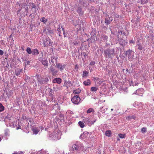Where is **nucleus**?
I'll list each match as a JSON object with an SVG mask.
<instances>
[{
	"instance_id": "f704fd0d",
	"label": "nucleus",
	"mask_w": 154,
	"mask_h": 154,
	"mask_svg": "<svg viewBox=\"0 0 154 154\" xmlns=\"http://www.w3.org/2000/svg\"><path fill=\"white\" fill-rule=\"evenodd\" d=\"M5 109V108L3 106L2 104L0 103V112H2Z\"/></svg>"
},
{
	"instance_id": "f3484780",
	"label": "nucleus",
	"mask_w": 154,
	"mask_h": 154,
	"mask_svg": "<svg viewBox=\"0 0 154 154\" xmlns=\"http://www.w3.org/2000/svg\"><path fill=\"white\" fill-rule=\"evenodd\" d=\"M91 84V81L89 79H87V80L84 81L83 83V84L85 86L89 85Z\"/></svg>"
},
{
	"instance_id": "dca6fc26",
	"label": "nucleus",
	"mask_w": 154,
	"mask_h": 154,
	"mask_svg": "<svg viewBox=\"0 0 154 154\" xmlns=\"http://www.w3.org/2000/svg\"><path fill=\"white\" fill-rule=\"evenodd\" d=\"M49 69L53 75H55L57 74L58 71L57 70L55 69L53 67H51Z\"/></svg>"
},
{
	"instance_id": "a19ab883",
	"label": "nucleus",
	"mask_w": 154,
	"mask_h": 154,
	"mask_svg": "<svg viewBox=\"0 0 154 154\" xmlns=\"http://www.w3.org/2000/svg\"><path fill=\"white\" fill-rule=\"evenodd\" d=\"M23 154V152L20 151V152H15L13 154Z\"/></svg>"
},
{
	"instance_id": "0eeeda50",
	"label": "nucleus",
	"mask_w": 154,
	"mask_h": 154,
	"mask_svg": "<svg viewBox=\"0 0 154 154\" xmlns=\"http://www.w3.org/2000/svg\"><path fill=\"white\" fill-rule=\"evenodd\" d=\"M144 93V90L142 88H140L134 92V94H137L139 96H142Z\"/></svg>"
},
{
	"instance_id": "680f3d73",
	"label": "nucleus",
	"mask_w": 154,
	"mask_h": 154,
	"mask_svg": "<svg viewBox=\"0 0 154 154\" xmlns=\"http://www.w3.org/2000/svg\"><path fill=\"white\" fill-rule=\"evenodd\" d=\"M60 137H57V139H58V140L60 139Z\"/></svg>"
},
{
	"instance_id": "58836bf2",
	"label": "nucleus",
	"mask_w": 154,
	"mask_h": 154,
	"mask_svg": "<svg viewBox=\"0 0 154 154\" xmlns=\"http://www.w3.org/2000/svg\"><path fill=\"white\" fill-rule=\"evenodd\" d=\"M148 1V0H141V3L143 5L146 4Z\"/></svg>"
},
{
	"instance_id": "b1692460",
	"label": "nucleus",
	"mask_w": 154,
	"mask_h": 154,
	"mask_svg": "<svg viewBox=\"0 0 154 154\" xmlns=\"http://www.w3.org/2000/svg\"><path fill=\"white\" fill-rule=\"evenodd\" d=\"M80 92H81V90L79 88L75 90H74L73 91V93L74 94H79L80 93Z\"/></svg>"
},
{
	"instance_id": "de8ad7c7",
	"label": "nucleus",
	"mask_w": 154,
	"mask_h": 154,
	"mask_svg": "<svg viewBox=\"0 0 154 154\" xmlns=\"http://www.w3.org/2000/svg\"><path fill=\"white\" fill-rule=\"evenodd\" d=\"M3 54V51L1 50H0V55H2Z\"/></svg>"
},
{
	"instance_id": "c756f323",
	"label": "nucleus",
	"mask_w": 154,
	"mask_h": 154,
	"mask_svg": "<svg viewBox=\"0 0 154 154\" xmlns=\"http://www.w3.org/2000/svg\"><path fill=\"white\" fill-rule=\"evenodd\" d=\"M78 124L79 126L82 128H83L85 126L84 123L81 121H79L78 123Z\"/></svg>"
},
{
	"instance_id": "a878e982",
	"label": "nucleus",
	"mask_w": 154,
	"mask_h": 154,
	"mask_svg": "<svg viewBox=\"0 0 154 154\" xmlns=\"http://www.w3.org/2000/svg\"><path fill=\"white\" fill-rule=\"evenodd\" d=\"M105 135L108 137H110L111 135V132L110 131L108 130L106 131Z\"/></svg>"
},
{
	"instance_id": "052dcab7",
	"label": "nucleus",
	"mask_w": 154,
	"mask_h": 154,
	"mask_svg": "<svg viewBox=\"0 0 154 154\" xmlns=\"http://www.w3.org/2000/svg\"><path fill=\"white\" fill-rule=\"evenodd\" d=\"M52 91V89H50V93H51Z\"/></svg>"
},
{
	"instance_id": "9d476101",
	"label": "nucleus",
	"mask_w": 154,
	"mask_h": 154,
	"mask_svg": "<svg viewBox=\"0 0 154 154\" xmlns=\"http://www.w3.org/2000/svg\"><path fill=\"white\" fill-rule=\"evenodd\" d=\"M66 65L65 64L63 65L61 63H57L56 66V67L59 69L60 71L63 70L64 67Z\"/></svg>"
},
{
	"instance_id": "2eb2a0df",
	"label": "nucleus",
	"mask_w": 154,
	"mask_h": 154,
	"mask_svg": "<svg viewBox=\"0 0 154 154\" xmlns=\"http://www.w3.org/2000/svg\"><path fill=\"white\" fill-rule=\"evenodd\" d=\"M39 54L38 50L37 48L32 49V54L33 55H37Z\"/></svg>"
},
{
	"instance_id": "3c124183",
	"label": "nucleus",
	"mask_w": 154,
	"mask_h": 154,
	"mask_svg": "<svg viewBox=\"0 0 154 154\" xmlns=\"http://www.w3.org/2000/svg\"><path fill=\"white\" fill-rule=\"evenodd\" d=\"M90 122H91V125L92 124H94V123L96 122V121L95 120V121H90Z\"/></svg>"
},
{
	"instance_id": "4d7b16f0",
	"label": "nucleus",
	"mask_w": 154,
	"mask_h": 154,
	"mask_svg": "<svg viewBox=\"0 0 154 154\" xmlns=\"http://www.w3.org/2000/svg\"><path fill=\"white\" fill-rule=\"evenodd\" d=\"M21 10H18V11H17V14H20V11H21Z\"/></svg>"
},
{
	"instance_id": "cd10ccee",
	"label": "nucleus",
	"mask_w": 154,
	"mask_h": 154,
	"mask_svg": "<svg viewBox=\"0 0 154 154\" xmlns=\"http://www.w3.org/2000/svg\"><path fill=\"white\" fill-rule=\"evenodd\" d=\"M63 27V26H62L61 27L62 29V30H63V35H64V37H67V32H66L64 30V28Z\"/></svg>"
},
{
	"instance_id": "72a5a7b5",
	"label": "nucleus",
	"mask_w": 154,
	"mask_h": 154,
	"mask_svg": "<svg viewBox=\"0 0 154 154\" xmlns=\"http://www.w3.org/2000/svg\"><path fill=\"white\" fill-rule=\"evenodd\" d=\"M76 144L78 145V147L79 149L83 147V144L80 142H77Z\"/></svg>"
},
{
	"instance_id": "a18cd8bd",
	"label": "nucleus",
	"mask_w": 154,
	"mask_h": 154,
	"mask_svg": "<svg viewBox=\"0 0 154 154\" xmlns=\"http://www.w3.org/2000/svg\"><path fill=\"white\" fill-rule=\"evenodd\" d=\"M79 68V67L77 64H76L75 66V69L76 71H77L78 70Z\"/></svg>"
},
{
	"instance_id": "7c9ffc66",
	"label": "nucleus",
	"mask_w": 154,
	"mask_h": 154,
	"mask_svg": "<svg viewBox=\"0 0 154 154\" xmlns=\"http://www.w3.org/2000/svg\"><path fill=\"white\" fill-rule=\"evenodd\" d=\"M118 135L120 138L122 139L124 138L125 137V134H118Z\"/></svg>"
},
{
	"instance_id": "20e7f679",
	"label": "nucleus",
	"mask_w": 154,
	"mask_h": 154,
	"mask_svg": "<svg viewBox=\"0 0 154 154\" xmlns=\"http://www.w3.org/2000/svg\"><path fill=\"white\" fill-rule=\"evenodd\" d=\"M125 56L128 57V60L131 61L134 56V52L129 49L125 51Z\"/></svg>"
},
{
	"instance_id": "864d4df0",
	"label": "nucleus",
	"mask_w": 154,
	"mask_h": 154,
	"mask_svg": "<svg viewBox=\"0 0 154 154\" xmlns=\"http://www.w3.org/2000/svg\"><path fill=\"white\" fill-rule=\"evenodd\" d=\"M59 116L61 117H64V115L62 114H60L59 115Z\"/></svg>"
},
{
	"instance_id": "774afa93",
	"label": "nucleus",
	"mask_w": 154,
	"mask_h": 154,
	"mask_svg": "<svg viewBox=\"0 0 154 154\" xmlns=\"http://www.w3.org/2000/svg\"><path fill=\"white\" fill-rule=\"evenodd\" d=\"M123 34H124L125 35V33H123Z\"/></svg>"
},
{
	"instance_id": "0e129e2a",
	"label": "nucleus",
	"mask_w": 154,
	"mask_h": 154,
	"mask_svg": "<svg viewBox=\"0 0 154 154\" xmlns=\"http://www.w3.org/2000/svg\"><path fill=\"white\" fill-rule=\"evenodd\" d=\"M76 45V43H74V45Z\"/></svg>"
},
{
	"instance_id": "aec40b11",
	"label": "nucleus",
	"mask_w": 154,
	"mask_h": 154,
	"mask_svg": "<svg viewBox=\"0 0 154 154\" xmlns=\"http://www.w3.org/2000/svg\"><path fill=\"white\" fill-rule=\"evenodd\" d=\"M42 64L45 66H48V61L46 59H44L41 62Z\"/></svg>"
},
{
	"instance_id": "c85d7f7f",
	"label": "nucleus",
	"mask_w": 154,
	"mask_h": 154,
	"mask_svg": "<svg viewBox=\"0 0 154 154\" xmlns=\"http://www.w3.org/2000/svg\"><path fill=\"white\" fill-rule=\"evenodd\" d=\"M107 38V36L105 35H103L102 37V39L104 41V42H105L106 41Z\"/></svg>"
},
{
	"instance_id": "37998d69",
	"label": "nucleus",
	"mask_w": 154,
	"mask_h": 154,
	"mask_svg": "<svg viewBox=\"0 0 154 154\" xmlns=\"http://www.w3.org/2000/svg\"><path fill=\"white\" fill-rule=\"evenodd\" d=\"M31 6L32 7V8L36 9V6L35 4L32 3Z\"/></svg>"
},
{
	"instance_id": "bb28decb",
	"label": "nucleus",
	"mask_w": 154,
	"mask_h": 154,
	"mask_svg": "<svg viewBox=\"0 0 154 154\" xmlns=\"http://www.w3.org/2000/svg\"><path fill=\"white\" fill-rule=\"evenodd\" d=\"M88 72L86 71H84L83 72L82 77H85L87 76Z\"/></svg>"
},
{
	"instance_id": "13d9d810",
	"label": "nucleus",
	"mask_w": 154,
	"mask_h": 154,
	"mask_svg": "<svg viewBox=\"0 0 154 154\" xmlns=\"http://www.w3.org/2000/svg\"><path fill=\"white\" fill-rule=\"evenodd\" d=\"M20 126H19L17 128V129L18 130V129L20 128Z\"/></svg>"
},
{
	"instance_id": "412c9836",
	"label": "nucleus",
	"mask_w": 154,
	"mask_h": 154,
	"mask_svg": "<svg viewBox=\"0 0 154 154\" xmlns=\"http://www.w3.org/2000/svg\"><path fill=\"white\" fill-rule=\"evenodd\" d=\"M129 84L130 86H134L137 85V83L135 82H134L133 81L131 80V81H130Z\"/></svg>"
},
{
	"instance_id": "c9c22d12",
	"label": "nucleus",
	"mask_w": 154,
	"mask_h": 154,
	"mask_svg": "<svg viewBox=\"0 0 154 154\" xmlns=\"http://www.w3.org/2000/svg\"><path fill=\"white\" fill-rule=\"evenodd\" d=\"M9 131L8 129H6L5 130V135L7 136H9Z\"/></svg>"
},
{
	"instance_id": "473e14b6",
	"label": "nucleus",
	"mask_w": 154,
	"mask_h": 154,
	"mask_svg": "<svg viewBox=\"0 0 154 154\" xmlns=\"http://www.w3.org/2000/svg\"><path fill=\"white\" fill-rule=\"evenodd\" d=\"M32 131L33 133L35 134H37L39 132L38 130L36 128L33 129Z\"/></svg>"
},
{
	"instance_id": "a211bd4d",
	"label": "nucleus",
	"mask_w": 154,
	"mask_h": 154,
	"mask_svg": "<svg viewBox=\"0 0 154 154\" xmlns=\"http://www.w3.org/2000/svg\"><path fill=\"white\" fill-rule=\"evenodd\" d=\"M83 121L86 124H87L88 125H91V122L89 119L88 118H85L83 119Z\"/></svg>"
},
{
	"instance_id": "6e6d98bb",
	"label": "nucleus",
	"mask_w": 154,
	"mask_h": 154,
	"mask_svg": "<svg viewBox=\"0 0 154 154\" xmlns=\"http://www.w3.org/2000/svg\"><path fill=\"white\" fill-rule=\"evenodd\" d=\"M9 66V65L8 63H7L6 65L5 66V68H7Z\"/></svg>"
},
{
	"instance_id": "79ce46f5",
	"label": "nucleus",
	"mask_w": 154,
	"mask_h": 154,
	"mask_svg": "<svg viewBox=\"0 0 154 154\" xmlns=\"http://www.w3.org/2000/svg\"><path fill=\"white\" fill-rule=\"evenodd\" d=\"M47 30L48 31V34H51L53 33V32L51 29H47Z\"/></svg>"
},
{
	"instance_id": "c03bdc74",
	"label": "nucleus",
	"mask_w": 154,
	"mask_h": 154,
	"mask_svg": "<svg viewBox=\"0 0 154 154\" xmlns=\"http://www.w3.org/2000/svg\"><path fill=\"white\" fill-rule=\"evenodd\" d=\"M95 63V62L94 61H92L90 62V64L91 66L94 65Z\"/></svg>"
},
{
	"instance_id": "6e6552de",
	"label": "nucleus",
	"mask_w": 154,
	"mask_h": 154,
	"mask_svg": "<svg viewBox=\"0 0 154 154\" xmlns=\"http://www.w3.org/2000/svg\"><path fill=\"white\" fill-rule=\"evenodd\" d=\"M120 45H121V48L123 49L125 45L127 43V42L124 40L121 39L119 41Z\"/></svg>"
},
{
	"instance_id": "6ab92c4d",
	"label": "nucleus",
	"mask_w": 154,
	"mask_h": 154,
	"mask_svg": "<svg viewBox=\"0 0 154 154\" xmlns=\"http://www.w3.org/2000/svg\"><path fill=\"white\" fill-rule=\"evenodd\" d=\"M136 47L140 51L142 50L143 48L142 45L140 43L137 44Z\"/></svg>"
},
{
	"instance_id": "4468645a",
	"label": "nucleus",
	"mask_w": 154,
	"mask_h": 154,
	"mask_svg": "<svg viewBox=\"0 0 154 154\" xmlns=\"http://www.w3.org/2000/svg\"><path fill=\"white\" fill-rule=\"evenodd\" d=\"M52 82L53 83L60 84L62 82L61 79L60 78H56L53 80Z\"/></svg>"
},
{
	"instance_id": "f257e3e1",
	"label": "nucleus",
	"mask_w": 154,
	"mask_h": 154,
	"mask_svg": "<svg viewBox=\"0 0 154 154\" xmlns=\"http://www.w3.org/2000/svg\"><path fill=\"white\" fill-rule=\"evenodd\" d=\"M116 51L114 48H107L104 51V57L107 58L112 59L115 54Z\"/></svg>"
},
{
	"instance_id": "1a4fd4ad",
	"label": "nucleus",
	"mask_w": 154,
	"mask_h": 154,
	"mask_svg": "<svg viewBox=\"0 0 154 154\" xmlns=\"http://www.w3.org/2000/svg\"><path fill=\"white\" fill-rule=\"evenodd\" d=\"M113 18L112 17H109V16L107 17L105 19V22L106 24L109 25L112 21Z\"/></svg>"
},
{
	"instance_id": "ddd939ff",
	"label": "nucleus",
	"mask_w": 154,
	"mask_h": 154,
	"mask_svg": "<svg viewBox=\"0 0 154 154\" xmlns=\"http://www.w3.org/2000/svg\"><path fill=\"white\" fill-rule=\"evenodd\" d=\"M5 93H6V94H5L4 93H3L2 94L0 97V98L2 100H4L5 101H6V98L7 96V92L6 91H4Z\"/></svg>"
},
{
	"instance_id": "393cba45",
	"label": "nucleus",
	"mask_w": 154,
	"mask_h": 154,
	"mask_svg": "<svg viewBox=\"0 0 154 154\" xmlns=\"http://www.w3.org/2000/svg\"><path fill=\"white\" fill-rule=\"evenodd\" d=\"M26 51L28 54H32V50H31V49L29 47H28L27 48Z\"/></svg>"
},
{
	"instance_id": "49530a36",
	"label": "nucleus",
	"mask_w": 154,
	"mask_h": 154,
	"mask_svg": "<svg viewBox=\"0 0 154 154\" xmlns=\"http://www.w3.org/2000/svg\"><path fill=\"white\" fill-rule=\"evenodd\" d=\"M77 12L79 13V14L81 13V14H82L83 11L82 10H77Z\"/></svg>"
},
{
	"instance_id": "39448f33",
	"label": "nucleus",
	"mask_w": 154,
	"mask_h": 154,
	"mask_svg": "<svg viewBox=\"0 0 154 154\" xmlns=\"http://www.w3.org/2000/svg\"><path fill=\"white\" fill-rule=\"evenodd\" d=\"M80 97L77 95H75L71 99L72 102L75 104H78L80 101Z\"/></svg>"
},
{
	"instance_id": "8fccbe9b",
	"label": "nucleus",
	"mask_w": 154,
	"mask_h": 154,
	"mask_svg": "<svg viewBox=\"0 0 154 154\" xmlns=\"http://www.w3.org/2000/svg\"><path fill=\"white\" fill-rule=\"evenodd\" d=\"M38 60L39 61H40L41 62L43 60V58L42 57H39L38 58Z\"/></svg>"
},
{
	"instance_id": "2f4dec72",
	"label": "nucleus",
	"mask_w": 154,
	"mask_h": 154,
	"mask_svg": "<svg viewBox=\"0 0 154 154\" xmlns=\"http://www.w3.org/2000/svg\"><path fill=\"white\" fill-rule=\"evenodd\" d=\"M98 89V88L96 87H92L91 88V91L93 92L96 91Z\"/></svg>"
},
{
	"instance_id": "bf43d9fd",
	"label": "nucleus",
	"mask_w": 154,
	"mask_h": 154,
	"mask_svg": "<svg viewBox=\"0 0 154 154\" xmlns=\"http://www.w3.org/2000/svg\"><path fill=\"white\" fill-rule=\"evenodd\" d=\"M26 14H21L20 15L21 16V17H23V16H25L26 15Z\"/></svg>"
},
{
	"instance_id": "9b49d317",
	"label": "nucleus",
	"mask_w": 154,
	"mask_h": 154,
	"mask_svg": "<svg viewBox=\"0 0 154 154\" xmlns=\"http://www.w3.org/2000/svg\"><path fill=\"white\" fill-rule=\"evenodd\" d=\"M89 133L86 131L84 132L82 134H81L80 137L81 139H84L85 138L88 137L89 136Z\"/></svg>"
},
{
	"instance_id": "603ef678",
	"label": "nucleus",
	"mask_w": 154,
	"mask_h": 154,
	"mask_svg": "<svg viewBox=\"0 0 154 154\" xmlns=\"http://www.w3.org/2000/svg\"><path fill=\"white\" fill-rule=\"evenodd\" d=\"M129 42L130 43H134V40H130L129 41Z\"/></svg>"
},
{
	"instance_id": "e433bc0d",
	"label": "nucleus",
	"mask_w": 154,
	"mask_h": 154,
	"mask_svg": "<svg viewBox=\"0 0 154 154\" xmlns=\"http://www.w3.org/2000/svg\"><path fill=\"white\" fill-rule=\"evenodd\" d=\"M141 131L142 133H144L146 131V128L145 127L142 128L141 129Z\"/></svg>"
},
{
	"instance_id": "423d86ee",
	"label": "nucleus",
	"mask_w": 154,
	"mask_h": 154,
	"mask_svg": "<svg viewBox=\"0 0 154 154\" xmlns=\"http://www.w3.org/2000/svg\"><path fill=\"white\" fill-rule=\"evenodd\" d=\"M57 57H56L55 56L53 55L51 56L50 59L49 60L50 63L52 64V65H55V63L56 64L57 62Z\"/></svg>"
},
{
	"instance_id": "4be33fe9",
	"label": "nucleus",
	"mask_w": 154,
	"mask_h": 154,
	"mask_svg": "<svg viewBox=\"0 0 154 154\" xmlns=\"http://www.w3.org/2000/svg\"><path fill=\"white\" fill-rule=\"evenodd\" d=\"M73 150L75 149L76 150H77L79 149L78 147V145L76 144H74L72 146Z\"/></svg>"
},
{
	"instance_id": "69168bd1",
	"label": "nucleus",
	"mask_w": 154,
	"mask_h": 154,
	"mask_svg": "<svg viewBox=\"0 0 154 154\" xmlns=\"http://www.w3.org/2000/svg\"><path fill=\"white\" fill-rule=\"evenodd\" d=\"M111 111H112V110H113V109H111Z\"/></svg>"
},
{
	"instance_id": "f8f14e48",
	"label": "nucleus",
	"mask_w": 154,
	"mask_h": 154,
	"mask_svg": "<svg viewBox=\"0 0 154 154\" xmlns=\"http://www.w3.org/2000/svg\"><path fill=\"white\" fill-rule=\"evenodd\" d=\"M23 71V69L17 68L15 69V73L17 76L19 75Z\"/></svg>"
},
{
	"instance_id": "5fc2aeb1",
	"label": "nucleus",
	"mask_w": 154,
	"mask_h": 154,
	"mask_svg": "<svg viewBox=\"0 0 154 154\" xmlns=\"http://www.w3.org/2000/svg\"><path fill=\"white\" fill-rule=\"evenodd\" d=\"M101 115V113L100 112H98V116L99 117H100V116Z\"/></svg>"
},
{
	"instance_id": "7ed1b4c3",
	"label": "nucleus",
	"mask_w": 154,
	"mask_h": 154,
	"mask_svg": "<svg viewBox=\"0 0 154 154\" xmlns=\"http://www.w3.org/2000/svg\"><path fill=\"white\" fill-rule=\"evenodd\" d=\"M42 41L44 47L50 46L53 43L51 39L47 36H44L42 37Z\"/></svg>"
},
{
	"instance_id": "09e8293b",
	"label": "nucleus",
	"mask_w": 154,
	"mask_h": 154,
	"mask_svg": "<svg viewBox=\"0 0 154 154\" xmlns=\"http://www.w3.org/2000/svg\"><path fill=\"white\" fill-rule=\"evenodd\" d=\"M30 62L29 61H27L25 63V66H26V65H29V64Z\"/></svg>"
},
{
	"instance_id": "5701e85b",
	"label": "nucleus",
	"mask_w": 154,
	"mask_h": 154,
	"mask_svg": "<svg viewBox=\"0 0 154 154\" xmlns=\"http://www.w3.org/2000/svg\"><path fill=\"white\" fill-rule=\"evenodd\" d=\"M135 118V116H129L126 117V119L128 120H131L132 119H134Z\"/></svg>"
},
{
	"instance_id": "4c0bfd02",
	"label": "nucleus",
	"mask_w": 154,
	"mask_h": 154,
	"mask_svg": "<svg viewBox=\"0 0 154 154\" xmlns=\"http://www.w3.org/2000/svg\"><path fill=\"white\" fill-rule=\"evenodd\" d=\"M93 111H94V109L92 108H90L87 110V112L88 113H90Z\"/></svg>"
},
{
	"instance_id": "338daca9",
	"label": "nucleus",
	"mask_w": 154,
	"mask_h": 154,
	"mask_svg": "<svg viewBox=\"0 0 154 154\" xmlns=\"http://www.w3.org/2000/svg\"><path fill=\"white\" fill-rule=\"evenodd\" d=\"M121 33L122 34H123V33H122V32L121 31Z\"/></svg>"
},
{
	"instance_id": "e2e57ef3",
	"label": "nucleus",
	"mask_w": 154,
	"mask_h": 154,
	"mask_svg": "<svg viewBox=\"0 0 154 154\" xmlns=\"http://www.w3.org/2000/svg\"><path fill=\"white\" fill-rule=\"evenodd\" d=\"M117 140H120V139H119V138H117Z\"/></svg>"
},
{
	"instance_id": "ea45409f",
	"label": "nucleus",
	"mask_w": 154,
	"mask_h": 154,
	"mask_svg": "<svg viewBox=\"0 0 154 154\" xmlns=\"http://www.w3.org/2000/svg\"><path fill=\"white\" fill-rule=\"evenodd\" d=\"M41 21L45 23L47 21V20L45 19V17H43L41 19Z\"/></svg>"
},
{
	"instance_id": "f03ea898",
	"label": "nucleus",
	"mask_w": 154,
	"mask_h": 154,
	"mask_svg": "<svg viewBox=\"0 0 154 154\" xmlns=\"http://www.w3.org/2000/svg\"><path fill=\"white\" fill-rule=\"evenodd\" d=\"M38 85H42L46 84L49 81L48 76H42L37 74L36 75Z\"/></svg>"
}]
</instances>
